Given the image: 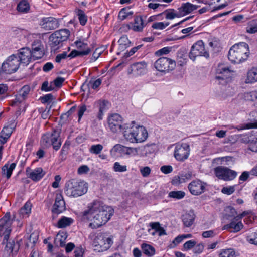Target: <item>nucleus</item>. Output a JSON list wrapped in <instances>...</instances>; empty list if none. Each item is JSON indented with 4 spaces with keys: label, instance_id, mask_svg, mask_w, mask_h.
I'll list each match as a JSON object with an SVG mask.
<instances>
[{
    "label": "nucleus",
    "instance_id": "1",
    "mask_svg": "<svg viewBox=\"0 0 257 257\" xmlns=\"http://www.w3.org/2000/svg\"><path fill=\"white\" fill-rule=\"evenodd\" d=\"M113 213L114 210L111 207L95 201L82 212L81 218L82 220L89 223L90 228L97 229L106 224Z\"/></svg>",
    "mask_w": 257,
    "mask_h": 257
},
{
    "label": "nucleus",
    "instance_id": "2",
    "mask_svg": "<svg viewBox=\"0 0 257 257\" xmlns=\"http://www.w3.org/2000/svg\"><path fill=\"white\" fill-rule=\"evenodd\" d=\"M249 55L248 45L245 42H239L230 48L228 57L232 63L240 64L246 61Z\"/></svg>",
    "mask_w": 257,
    "mask_h": 257
},
{
    "label": "nucleus",
    "instance_id": "3",
    "mask_svg": "<svg viewBox=\"0 0 257 257\" xmlns=\"http://www.w3.org/2000/svg\"><path fill=\"white\" fill-rule=\"evenodd\" d=\"M87 190V184L85 182L72 179L66 183L64 191L69 197H78L85 194Z\"/></svg>",
    "mask_w": 257,
    "mask_h": 257
},
{
    "label": "nucleus",
    "instance_id": "4",
    "mask_svg": "<svg viewBox=\"0 0 257 257\" xmlns=\"http://www.w3.org/2000/svg\"><path fill=\"white\" fill-rule=\"evenodd\" d=\"M89 238L92 240L94 250L98 252L107 250L113 244L112 238L106 237L101 232L92 233L89 235Z\"/></svg>",
    "mask_w": 257,
    "mask_h": 257
},
{
    "label": "nucleus",
    "instance_id": "5",
    "mask_svg": "<svg viewBox=\"0 0 257 257\" xmlns=\"http://www.w3.org/2000/svg\"><path fill=\"white\" fill-rule=\"evenodd\" d=\"M60 131L54 130L52 133H47L42 137L41 144L46 148L51 146L55 151H58L62 144L60 138Z\"/></svg>",
    "mask_w": 257,
    "mask_h": 257
},
{
    "label": "nucleus",
    "instance_id": "6",
    "mask_svg": "<svg viewBox=\"0 0 257 257\" xmlns=\"http://www.w3.org/2000/svg\"><path fill=\"white\" fill-rule=\"evenodd\" d=\"M19 60L17 55L12 54L8 56L1 65L2 73L11 74L17 72L20 66Z\"/></svg>",
    "mask_w": 257,
    "mask_h": 257
},
{
    "label": "nucleus",
    "instance_id": "7",
    "mask_svg": "<svg viewBox=\"0 0 257 257\" xmlns=\"http://www.w3.org/2000/svg\"><path fill=\"white\" fill-rule=\"evenodd\" d=\"M70 35V31L68 29H61L55 31L50 37V46L52 50H57L61 43L67 40Z\"/></svg>",
    "mask_w": 257,
    "mask_h": 257
},
{
    "label": "nucleus",
    "instance_id": "8",
    "mask_svg": "<svg viewBox=\"0 0 257 257\" xmlns=\"http://www.w3.org/2000/svg\"><path fill=\"white\" fill-rule=\"evenodd\" d=\"M154 67L158 71L168 73L175 68L176 62L170 58L162 57L155 61Z\"/></svg>",
    "mask_w": 257,
    "mask_h": 257
},
{
    "label": "nucleus",
    "instance_id": "9",
    "mask_svg": "<svg viewBox=\"0 0 257 257\" xmlns=\"http://www.w3.org/2000/svg\"><path fill=\"white\" fill-rule=\"evenodd\" d=\"M137 124L134 121L123 123L121 132L124 139L131 143H136Z\"/></svg>",
    "mask_w": 257,
    "mask_h": 257
},
{
    "label": "nucleus",
    "instance_id": "10",
    "mask_svg": "<svg viewBox=\"0 0 257 257\" xmlns=\"http://www.w3.org/2000/svg\"><path fill=\"white\" fill-rule=\"evenodd\" d=\"M147 23L142 16H137L135 19L133 23L124 24L121 27L122 31H128L132 30L135 32H141L143 31L144 28L146 26Z\"/></svg>",
    "mask_w": 257,
    "mask_h": 257
},
{
    "label": "nucleus",
    "instance_id": "11",
    "mask_svg": "<svg viewBox=\"0 0 257 257\" xmlns=\"http://www.w3.org/2000/svg\"><path fill=\"white\" fill-rule=\"evenodd\" d=\"M197 56L209 57V53L205 50L202 40H199L194 44L189 53L190 58L194 61Z\"/></svg>",
    "mask_w": 257,
    "mask_h": 257
},
{
    "label": "nucleus",
    "instance_id": "12",
    "mask_svg": "<svg viewBox=\"0 0 257 257\" xmlns=\"http://www.w3.org/2000/svg\"><path fill=\"white\" fill-rule=\"evenodd\" d=\"M13 221V219H11L10 213H7L0 219V235L4 236L5 240L9 238Z\"/></svg>",
    "mask_w": 257,
    "mask_h": 257
},
{
    "label": "nucleus",
    "instance_id": "13",
    "mask_svg": "<svg viewBox=\"0 0 257 257\" xmlns=\"http://www.w3.org/2000/svg\"><path fill=\"white\" fill-rule=\"evenodd\" d=\"M190 151V146L188 144H177L174 151V157L177 161L183 162L188 158Z\"/></svg>",
    "mask_w": 257,
    "mask_h": 257
},
{
    "label": "nucleus",
    "instance_id": "14",
    "mask_svg": "<svg viewBox=\"0 0 257 257\" xmlns=\"http://www.w3.org/2000/svg\"><path fill=\"white\" fill-rule=\"evenodd\" d=\"M230 70L224 64L218 65L216 70L215 79L218 83L224 84L230 80Z\"/></svg>",
    "mask_w": 257,
    "mask_h": 257
},
{
    "label": "nucleus",
    "instance_id": "15",
    "mask_svg": "<svg viewBox=\"0 0 257 257\" xmlns=\"http://www.w3.org/2000/svg\"><path fill=\"white\" fill-rule=\"evenodd\" d=\"M214 173L217 177L224 181H230L234 179L237 173L226 167L218 166L215 168Z\"/></svg>",
    "mask_w": 257,
    "mask_h": 257
},
{
    "label": "nucleus",
    "instance_id": "16",
    "mask_svg": "<svg viewBox=\"0 0 257 257\" xmlns=\"http://www.w3.org/2000/svg\"><path fill=\"white\" fill-rule=\"evenodd\" d=\"M122 121V118L119 114H112L107 118L108 127L113 133L117 132L118 130L121 132L123 126Z\"/></svg>",
    "mask_w": 257,
    "mask_h": 257
},
{
    "label": "nucleus",
    "instance_id": "17",
    "mask_svg": "<svg viewBox=\"0 0 257 257\" xmlns=\"http://www.w3.org/2000/svg\"><path fill=\"white\" fill-rule=\"evenodd\" d=\"M239 141L247 145L248 149L254 152H257V135H243L238 138Z\"/></svg>",
    "mask_w": 257,
    "mask_h": 257
},
{
    "label": "nucleus",
    "instance_id": "18",
    "mask_svg": "<svg viewBox=\"0 0 257 257\" xmlns=\"http://www.w3.org/2000/svg\"><path fill=\"white\" fill-rule=\"evenodd\" d=\"M245 214V212H244L239 215L235 217L230 223L223 226V229H231L230 231L233 232L239 231L243 227L241 219Z\"/></svg>",
    "mask_w": 257,
    "mask_h": 257
},
{
    "label": "nucleus",
    "instance_id": "19",
    "mask_svg": "<svg viewBox=\"0 0 257 257\" xmlns=\"http://www.w3.org/2000/svg\"><path fill=\"white\" fill-rule=\"evenodd\" d=\"M19 57V61L21 63L28 65L32 60H35L33 57L31 50L29 48L25 47L21 49L17 54H15Z\"/></svg>",
    "mask_w": 257,
    "mask_h": 257
},
{
    "label": "nucleus",
    "instance_id": "20",
    "mask_svg": "<svg viewBox=\"0 0 257 257\" xmlns=\"http://www.w3.org/2000/svg\"><path fill=\"white\" fill-rule=\"evenodd\" d=\"M206 184L200 180H195L188 185V189L190 193L193 195H199L205 191Z\"/></svg>",
    "mask_w": 257,
    "mask_h": 257
},
{
    "label": "nucleus",
    "instance_id": "21",
    "mask_svg": "<svg viewBox=\"0 0 257 257\" xmlns=\"http://www.w3.org/2000/svg\"><path fill=\"white\" fill-rule=\"evenodd\" d=\"M40 24L46 30L55 29L59 26L58 20L52 17L42 18Z\"/></svg>",
    "mask_w": 257,
    "mask_h": 257
},
{
    "label": "nucleus",
    "instance_id": "22",
    "mask_svg": "<svg viewBox=\"0 0 257 257\" xmlns=\"http://www.w3.org/2000/svg\"><path fill=\"white\" fill-rule=\"evenodd\" d=\"M27 176L34 181H38L41 180L45 174V171L41 167L31 169L28 167L26 168Z\"/></svg>",
    "mask_w": 257,
    "mask_h": 257
},
{
    "label": "nucleus",
    "instance_id": "23",
    "mask_svg": "<svg viewBox=\"0 0 257 257\" xmlns=\"http://www.w3.org/2000/svg\"><path fill=\"white\" fill-rule=\"evenodd\" d=\"M65 209V203L62 195L61 194H57L55 203L53 206V213L58 214L63 212Z\"/></svg>",
    "mask_w": 257,
    "mask_h": 257
},
{
    "label": "nucleus",
    "instance_id": "24",
    "mask_svg": "<svg viewBox=\"0 0 257 257\" xmlns=\"http://www.w3.org/2000/svg\"><path fill=\"white\" fill-rule=\"evenodd\" d=\"M148 137L146 128L143 125L137 124L136 133V143H141L145 141Z\"/></svg>",
    "mask_w": 257,
    "mask_h": 257
},
{
    "label": "nucleus",
    "instance_id": "25",
    "mask_svg": "<svg viewBox=\"0 0 257 257\" xmlns=\"http://www.w3.org/2000/svg\"><path fill=\"white\" fill-rule=\"evenodd\" d=\"M31 52L35 59H39L43 57L44 55L43 46L40 41L36 40L33 43Z\"/></svg>",
    "mask_w": 257,
    "mask_h": 257
},
{
    "label": "nucleus",
    "instance_id": "26",
    "mask_svg": "<svg viewBox=\"0 0 257 257\" xmlns=\"http://www.w3.org/2000/svg\"><path fill=\"white\" fill-rule=\"evenodd\" d=\"M197 8V6L187 2L182 4L181 7L178 9V10L179 11L180 15H181V17H182L190 13Z\"/></svg>",
    "mask_w": 257,
    "mask_h": 257
},
{
    "label": "nucleus",
    "instance_id": "27",
    "mask_svg": "<svg viewBox=\"0 0 257 257\" xmlns=\"http://www.w3.org/2000/svg\"><path fill=\"white\" fill-rule=\"evenodd\" d=\"M257 82V67H252L248 70L244 83L245 84H253Z\"/></svg>",
    "mask_w": 257,
    "mask_h": 257
},
{
    "label": "nucleus",
    "instance_id": "28",
    "mask_svg": "<svg viewBox=\"0 0 257 257\" xmlns=\"http://www.w3.org/2000/svg\"><path fill=\"white\" fill-rule=\"evenodd\" d=\"M66 237L67 236L65 233H58L57 236V239L59 240L60 246L61 247L65 246L66 252L68 253L72 251L75 247V245L74 243L70 242L65 245L64 241Z\"/></svg>",
    "mask_w": 257,
    "mask_h": 257
},
{
    "label": "nucleus",
    "instance_id": "29",
    "mask_svg": "<svg viewBox=\"0 0 257 257\" xmlns=\"http://www.w3.org/2000/svg\"><path fill=\"white\" fill-rule=\"evenodd\" d=\"M192 177V174L190 172L185 174H182L180 175L175 176L172 180V183L174 185H179L180 184L186 182L190 180Z\"/></svg>",
    "mask_w": 257,
    "mask_h": 257
},
{
    "label": "nucleus",
    "instance_id": "30",
    "mask_svg": "<svg viewBox=\"0 0 257 257\" xmlns=\"http://www.w3.org/2000/svg\"><path fill=\"white\" fill-rule=\"evenodd\" d=\"M16 166V163H13L11 164L7 163L5 164L2 168V176L6 177L7 179H10L13 170Z\"/></svg>",
    "mask_w": 257,
    "mask_h": 257
},
{
    "label": "nucleus",
    "instance_id": "31",
    "mask_svg": "<svg viewBox=\"0 0 257 257\" xmlns=\"http://www.w3.org/2000/svg\"><path fill=\"white\" fill-rule=\"evenodd\" d=\"M147 63L145 61H141L134 64L132 69L136 72L137 75H141L144 74L147 70Z\"/></svg>",
    "mask_w": 257,
    "mask_h": 257
},
{
    "label": "nucleus",
    "instance_id": "32",
    "mask_svg": "<svg viewBox=\"0 0 257 257\" xmlns=\"http://www.w3.org/2000/svg\"><path fill=\"white\" fill-rule=\"evenodd\" d=\"M238 97L244 101H257V90L241 93L239 94Z\"/></svg>",
    "mask_w": 257,
    "mask_h": 257
},
{
    "label": "nucleus",
    "instance_id": "33",
    "mask_svg": "<svg viewBox=\"0 0 257 257\" xmlns=\"http://www.w3.org/2000/svg\"><path fill=\"white\" fill-rule=\"evenodd\" d=\"M194 218L195 215L192 211L185 213L182 216L183 223L186 227H190L193 224Z\"/></svg>",
    "mask_w": 257,
    "mask_h": 257
},
{
    "label": "nucleus",
    "instance_id": "34",
    "mask_svg": "<svg viewBox=\"0 0 257 257\" xmlns=\"http://www.w3.org/2000/svg\"><path fill=\"white\" fill-rule=\"evenodd\" d=\"M30 9V4L26 0L21 1L17 6V10L20 13H27L29 12Z\"/></svg>",
    "mask_w": 257,
    "mask_h": 257
},
{
    "label": "nucleus",
    "instance_id": "35",
    "mask_svg": "<svg viewBox=\"0 0 257 257\" xmlns=\"http://www.w3.org/2000/svg\"><path fill=\"white\" fill-rule=\"evenodd\" d=\"M74 220L70 217L62 216L58 221L57 226L59 228H65L71 225Z\"/></svg>",
    "mask_w": 257,
    "mask_h": 257
},
{
    "label": "nucleus",
    "instance_id": "36",
    "mask_svg": "<svg viewBox=\"0 0 257 257\" xmlns=\"http://www.w3.org/2000/svg\"><path fill=\"white\" fill-rule=\"evenodd\" d=\"M141 248L144 254L148 257H152L155 254V248L150 244L143 243L141 245Z\"/></svg>",
    "mask_w": 257,
    "mask_h": 257
},
{
    "label": "nucleus",
    "instance_id": "37",
    "mask_svg": "<svg viewBox=\"0 0 257 257\" xmlns=\"http://www.w3.org/2000/svg\"><path fill=\"white\" fill-rule=\"evenodd\" d=\"M162 15H165L166 19L168 20H172L175 18L181 17L179 11H176L174 9H170L162 13Z\"/></svg>",
    "mask_w": 257,
    "mask_h": 257
},
{
    "label": "nucleus",
    "instance_id": "38",
    "mask_svg": "<svg viewBox=\"0 0 257 257\" xmlns=\"http://www.w3.org/2000/svg\"><path fill=\"white\" fill-rule=\"evenodd\" d=\"M75 13L78 16L80 24L84 26L87 22V17L85 12L81 9H77L75 10Z\"/></svg>",
    "mask_w": 257,
    "mask_h": 257
},
{
    "label": "nucleus",
    "instance_id": "39",
    "mask_svg": "<svg viewBox=\"0 0 257 257\" xmlns=\"http://www.w3.org/2000/svg\"><path fill=\"white\" fill-rule=\"evenodd\" d=\"M150 226L152 229L154 230L157 233L159 236H162L166 234L165 229L160 226L159 222H152L150 223Z\"/></svg>",
    "mask_w": 257,
    "mask_h": 257
},
{
    "label": "nucleus",
    "instance_id": "40",
    "mask_svg": "<svg viewBox=\"0 0 257 257\" xmlns=\"http://www.w3.org/2000/svg\"><path fill=\"white\" fill-rule=\"evenodd\" d=\"M32 204L29 202H27L24 206L20 210V214L23 217H28L31 212Z\"/></svg>",
    "mask_w": 257,
    "mask_h": 257
},
{
    "label": "nucleus",
    "instance_id": "41",
    "mask_svg": "<svg viewBox=\"0 0 257 257\" xmlns=\"http://www.w3.org/2000/svg\"><path fill=\"white\" fill-rule=\"evenodd\" d=\"M133 14V11H130L129 8H124L119 11L118 18L120 21H123Z\"/></svg>",
    "mask_w": 257,
    "mask_h": 257
},
{
    "label": "nucleus",
    "instance_id": "42",
    "mask_svg": "<svg viewBox=\"0 0 257 257\" xmlns=\"http://www.w3.org/2000/svg\"><path fill=\"white\" fill-rule=\"evenodd\" d=\"M219 257H236V254L234 249L230 248L221 249L219 253Z\"/></svg>",
    "mask_w": 257,
    "mask_h": 257
},
{
    "label": "nucleus",
    "instance_id": "43",
    "mask_svg": "<svg viewBox=\"0 0 257 257\" xmlns=\"http://www.w3.org/2000/svg\"><path fill=\"white\" fill-rule=\"evenodd\" d=\"M119 49L123 50L130 46V41L126 35H123L120 37L118 40Z\"/></svg>",
    "mask_w": 257,
    "mask_h": 257
},
{
    "label": "nucleus",
    "instance_id": "44",
    "mask_svg": "<svg viewBox=\"0 0 257 257\" xmlns=\"http://www.w3.org/2000/svg\"><path fill=\"white\" fill-rule=\"evenodd\" d=\"M124 146L121 144H116L113 148L110 150V153L112 156H115L117 153L123 154V151L124 149Z\"/></svg>",
    "mask_w": 257,
    "mask_h": 257
},
{
    "label": "nucleus",
    "instance_id": "45",
    "mask_svg": "<svg viewBox=\"0 0 257 257\" xmlns=\"http://www.w3.org/2000/svg\"><path fill=\"white\" fill-rule=\"evenodd\" d=\"M185 196V193L182 191H173L168 194V197L176 200L183 198Z\"/></svg>",
    "mask_w": 257,
    "mask_h": 257
},
{
    "label": "nucleus",
    "instance_id": "46",
    "mask_svg": "<svg viewBox=\"0 0 257 257\" xmlns=\"http://www.w3.org/2000/svg\"><path fill=\"white\" fill-rule=\"evenodd\" d=\"M9 238H7V240H3V244L5 245V249L8 253H12L15 249V244L13 241H9Z\"/></svg>",
    "mask_w": 257,
    "mask_h": 257
},
{
    "label": "nucleus",
    "instance_id": "47",
    "mask_svg": "<svg viewBox=\"0 0 257 257\" xmlns=\"http://www.w3.org/2000/svg\"><path fill=\"white\" fill-rule=\"evenodd\" d=\"M89 53V50L88 49H87L86 50H74L71 52V53L68 55V57L72 58H74L78 56L87 55Z\"/></svg>",
    "mask_w": 257,
    "mask_h": 257
},
{
    "label": "nucleus",
    "instance_id": "48",
    "mask_svg": "<svg viewBox=\"0 0 257 257\" xmlns=\"http://www.w3.org/2000/svg\"><path fill=\"white\" fill-rule=\"evenodd\" d=\"M97 104L99 108L100 113H102L104 111L107 110L110 105L109 102L105 100H99Z\"/></svg>",
    "mask_w": 257,
    "mask_h": 257
},
{
    "label": "nucleus",
    "instance_id": "49",
    "mask_svg": "<svg viewBox=\"0 0 257 257\" xmlns=\"http://www.w3.org/2000/svg\"><path fill=\"white\" fill-rule=\"evenodd\" d=\"M138 154V150L136 148L124 147L123 154L135 156L137 155Z\"/></svg>",
    "mask_w": 257,
    "mask_h": 257
},
{
    "label": "nucleus",
    "instance_id": "50",
    "mask_svg": "<svg viewBox=\"0 0 257 257\" xmlns=\"http://www.w3.org/2000/svg\"><path fill=\"white\" fill-rule=\"evenodd\" d=\"M170 23L168 22H155L152 25V28L154 29L163 30L166 28Z\"/></svg>",
    "mask_w": 257,
    "mask_h": 257
},
{
    "label": "nucleus",
    "instance_id": "51",
    "mask_svg": "<svg viewBox=\"0 0 257 257\" xmlns=\"http://www.w3.org/2000/svg\"><path fill=\"white\" fill-rule=\"evenodd\" d=\"M113 169L115 172H124L127 171V166L121 165L120 163L116 162L114 163Z\"/></svg>",
    "mask_w": 257,
    "mask_h": 257
},
{
    "label": "nucleus",
    "instance_id": "52",
    "mask_svg": "<svg viewBox=\"0 0 257 257\" xmlns=\"http://www.w3.org/2000/svg\"><path fill=\"white\" fill-rule=\"evenodd\" d=\"M103 147L101 144L93 145L91 146L89 151L92 154H99L102 151Z\"/></svg>",
    "mask_w": 257,
    "mask_h": 257
},
{
    "label": "nucleus",
    "instance_id": "53",
    "mask_svg": "<svg viewBox=\"0 0 257 257\" xmlns=\"http://www.w3.org/2000/svg\"><path fill=\"white\" fill-rule=\"evenodd\" d=\"M30 91V87L29 85L24 86L20 90V96L25 99Z\"/></svg>",
    "mask_w": 257,
    "mask_h": 257
},
{
    "label": "nucleus",
    "instance_id": "54",
    "mask_svg": "<svg viewBox=\"0 0 257 257\" xmlns=\"http://www.w3.org/2000/svg\"><path fill=\"white\" fill-rule=\"evenodd\" d=\"M237 185L229 186L227 187H224L221 189V192L223 194H226L228 195L232 194L235 190V187Z\"/></svg>",
    "mask_w": 257,
    "mask_h": 257
},
{
    "label": "nucleus",
    "instance_id": "55",
    "mask_svg": "<svg viewBox=\"0 0 257 257\" xmlns=\"http://www.w3.org/2000/svg\"><path fill=\"white\" fill-rule=\"evenodd\" d=\"M172 48L170 47H165L155 52V54L157 56L168 54L171 51Z\"/></svg>",
    "mask_w": 257,
    "mask_h": 257
},
{
    "label": "nucleus",
    "instance_id": "56",
    "mask_svg": "<svg viewBox=\"0 0 257 257\" xmlns=\"http://www.w3.org/2000/svg\"><path fill=\"white\" fill-rule=\"evenodd\" d=\"M77 48L79 49V50H86L88 49L89 53L90 52V49L88 47L87 43H85L81 41H76L75 42Z\"/></svg>",
    "mask_w": 257,
    "mask_h": 257
},
{
    "label": "nucleus",
    "instance_id": "57",
    "mask_svg": "<svg viewBox=\"0 0 257 257\" xmlns=\"http://www.w3.org/2000/svg\"><path fill=\"white\" fill-rule=\"evenodd\" d=\"M13 131V127L12 126H5L2 131H1V134L5 136H6L9 138Z\"/></svg>",
    "mask_w": 257,
    "mask_h": 257
},
{
    "label": "nucleus",
    "instance_id": "58",
    "mask_svg": "<svg viewBox=\"0 0 257 257\" xmlns=\"http://www.w3.org/2000/svg\"><path fill=\"white\" fill-rule=\"evenodd\" d=\"M54 89V87L53 86V84L52 83L51 84H49L47 81L44 82L41 87L42 90L45 91H50Z\"/></svg>",
    "mask_w": 257,
    "mask_h": 257
},
{
    "label": "nucleus",
    "instance_id": "59",
    "mask_svg": "<svg viewBox=\"0 0 257 257\" xmlns=\"http://www.w3.org/2000/svg\"><path fill=\"white\" fill-rule=\"evenodd\" d=\"M216 232L215 230H210L205 231L202 232V235L204 238L213 237L216 235Z\"/></svg>",
    "mask_w": 257,
    "mask_h": 257
},
{
    "label": "nucleus",
    "instance_id": "60",
    "mask_svg": "<svg viewBox=\"0 0 257 257\" xmlns=\"http://www.w3.org/2000/svg\"><path fill=\"white\" fill-rule=\"evenodd\" d=\"M90 169L89 168L87 165H82L79 167L78 169V174L80 175L87 174Z\"/></svg>",
    "mask_w": 257,
    "mask_h": 257
},
{
    "label": "nucleus",
    "instance_id": "61",
    "mask_svg": "<svg viewBox=\"0 0 257 257\" xmlns=\"http://www.w3.org/2000/svg\"><path fill=\"white\" fill-rule=\"evenodd\" d=\"M196 244V242L194 240H191L186 242L184 245L183 247L185 250H188L193 247Z\"/></svg>",
    "mask_w": 257,
    "mask_h": 257
},
{
    "label": "nucleus",
    "instance_id": "62",
    "mask_svg": "<svg viewBox=\"0 0 257 257\" xmlns=\"http://www.w3.org/2000/svg\"><path fill=\"white\" fill-rule=\"evenodd\" d=\"M68 57L67 53L66 52H63L62 53L58 54L55 58V61L57 63H60L63 59Z\"/></svg>",
    "mask_w": 257,
    "mask_h": 257
},
{
    "label": "nucleus",
    "instance_id": "63",
    "mask_svg": "<svg viewBox=\"0 0 257 257\" xmlns=\"http://www.w3.org/2000/svg\"><path fill=\"white\" fill-rule=\"evenodd\" d=\"M102 52V50H101L100 49H99V48L96 49L92 54V56L91 57V60L93 61H96L99 58V57L100 56Z\"/></svg>",
    "mask_w": 257,
    "mask_h": 257
},
{
    "label": "nucleus",
    "instance_id": "64",
    "mask_svg": "<svg viewBox=\"0 0 257 257\" xmlns=\"http://www.w3.org/2000/svg\"><path fill=\"white\" fill-rule=\"evenodd\" d=\"M247 240L250 243L257 245V233H254L253 236L250 235L247 236Z\"/></svg>",
    "mask_w": 257,
    "mask_h": 257
}]
</instances>
